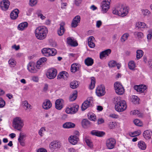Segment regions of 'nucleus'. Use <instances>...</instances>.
<instances>
[{
    "label": "nucleus",
    "instance_id": "nucleus-14",
    "mask_svg": "<svg viewBox=\"0 0 152 152\" xmlns=\"http://www.w3.org/2000/svg\"><path fill=\"white\" fill-rule=\"evenodd\" d=\"M105 93V88L102 86H98L96 90V93L97 96H100L104 95Z\"/></svg>",
    "mask_w": 152,
    "mask_h": 152
},
{
    "label": "nucleus",
    "instance_id": "nucleus-19",
    "mask_svg": "<svg viewBox=\"0 0 152 152\" xmlns=\"http://www.w3.org/2000/svg\"><path fill=\"white\" fill-rule=\"evenodd\" d=\"M65 25V23L64 22H62L60 23V28L57 31V34L59 36H62L64 34V33L65 31V29L64 27Z\"/></svg>",
    "mask_w": 152,
    "mask_h": 152
},
{
    "label": "nucleus",
    "instance_id": "nucleus-42",
    "mask_svg": "<svg viewBox=\"0 0 152 152\" xmlns=\"http://www.w3.org/2000/svg\"><path fill=\"white\" fill-rule=\"evenodd\" d=\"M95 80L94 77H92L91 79V84L89 86V88L91 89H93L95 86Z\"/></svg>",
    "mask_w": 152,
    "mask_h": 152
},
{
    "label": "nucleus",
    "instance_id": "nucleus-46",
    "mask_svg": "<svg viewBox=\"0 0 152 152\" xmlns=\"http://www.w3.org/2000/svg\"><path fill=\"white\" fill-rule=\"evenodd\" d=\"M116 65V62L113 60H112L110 61L108 64L109 67H115Z\"/></svg>",
    "mask_w": 152,
    "mask_h": 152
},
{
    "label": "nucleus",
    "instance_id": "nucleus-29",
    "mask_svg": "<svg viewBox=\"0 0 152 152\" xmlns=\"http://www.w3.org/2000/svg\"><path fill=\"white\" fill-rule=\"evenodd\" d=\"M47 58L45 57H43L40 58L39 60L37 61V64L36 67L37 69H39L40 65H41L43 63H44L47 60Z\"/></svg>",
    "mask_w": 152,
    "mask_h": 152
},
{
    "label": "nucleus",
    "instance_id": "nucleus-51",
    "mask_svg": "<svg viewBox=\"0 0 152 152\" xmlns=\"http://www.w3.org/2000/svg\"><path fill=\"white\" fill-rule=\"evenodd\" d=\"M5 105V102L2 98H0V107H3Z\"/></svg>",
    "mask_w": 152,
    "mask_h": 152
},
{
    "label": "nucleus",
    "instance_id": "nucleus-28",
    "mask_svg": "<svg viewBox=\"0 0 152 152\" xmlns=\"http://www.w3.org/2000/svg\"><path fill=\"white\" fill-rule=\"evenodd\" d=\"M69 76V74L65 71H63L60 73L58 75V79L63 78L64 79L66 78Z\"/></svg>",
    "mask_w": 152,
    "mask_h": 152
},
{
    "label": "nucleus",
    "instance_id": "nucleus-53",
    "mask_svg": "<svg viewBox=\"0 0 152 152\" xmlns=\"http://www.w3.org/2000/svg\"><path fill=\"white\" fill-rule=\"evenodd\" d=\"M140 111L138 110H134L130 112V114L131 115H138Z\"/></svg>",
    "mask_w": 152,
    "mask_h": 152
},
{
    "label": "nucleus",
    "instance_id": "nucleus-52",
    "mask_svg": "<svg viewBox=\"0 0 152 152\" xmlns=\"http://www.w3.org/2000/svg\"><path fill=\"white\" fill-rule=\"evenodd\" d=\"M116 125V124L115 122H111L109 124V127L110 129H113L115 127Z\"/></svg>",
    "mask_w": 152,
    "mask_h": 152
},
{
    "label": "nucleus",
    "instance_id": "nucleus-22",
    "mask_svg": "<svg viewBox=\"0 0 152 152\" xmlns=\"http://www.w3.org/2000/svg\"><path fill=\"white\" fill-rule=\"evenodd\" d=\"M52 106L50 101L48 99L45 100L43 102L42 107L44 109L48 110Z\"/></svg>",
    "mask_w": 152,
    "mask_h": 152
},
{
    "label": "nucleus",
    "instance_id": "nucleus-63",
    "mask_svg": "<svg viewBox=\"0 0 152 152\" xmlns=\"http://www.w3.org/2000/svg\"><path fill=\"white\" fill-rule=\"evenodd\" d=\"M148 63L149 67L152 69V59H150L148 61Z\"/></svg>",
    "mask_w": 152,
    "mask_h": 152
},
{
    "label": "nucleus",
    "instance_id": "nucleus-7",
    "mask_svg": "<svg viewBox=\"0 0 152 152\" xmlns=\"http://www.w3.org/2000/svg\"><path fill=\"white\" fill-rule=\"evenodd\" d=\"M116 144L115 140L113 138H110L107 139L106 142V145L108 149H112L115 148Z\"/></svg>",
    "mask_w": 152,
    "mask_h": 152
},
{
    "label": "nucleus",
    "instance_id": "nucleus-64",
    "mask_svg": "<svg viewBox=\"0 0 152 152\" xmlns=\"http://www.w3.org/2000/svg\"><path fill=\"white\" fill-rule=\"evenodd\" d=\"M104 120L102 118L99 119L98 120V124H102L104 122Z\"/></svg>",
    "mask_w": 152,
    "mask_h": 152
},
{
    "label": "nucleus",
    "instance_id": "nucleus-59",
    "mask_svg": "<svg viewBox=\"0 0 152 152\" xmlns=\"http://www.w3.org/2000/svg\"><path fill=\"white\" fill-rule=\"evenodd\" d=\"M82 0H75V3L77 6L79 5L81 3Z\"/></svg>",
    "mask_w": 152,
    "mask_h": 152
},
{
    "label": "nucleus",
    "instance_id": "nucleus-57",
    "mask_svg": "<svg viewBox=\"0 0 152 152\" xmlns=\"http://www.w3.org/2000/svg\"><path fill=\"white\" fill-rule=\"evenodd\" d=\"M37 152H47V150L43 148H40L38 149Z\"/></svg>",
    "mask_w": 152,
    "mask_h": 152
},
{
    "label": "nucleus",
    "instance_id": "nucleus-8",
    "mask_svg": "<svg viewBox=\"0 0 152 152\" xmlns=\"http://www.w3.org/2000/svg\"><path fill=\"white\" fill-rule=\"evenodd\" d=\"M93 102L92 97H90L87 98V100L82 104L81 107L82 110L83 111L88 107L91 106Z\"/></svg>",
    "mask_w": 152,
    "mask_h": 152
},
{
    "label": "nucleus",
    "instance_id": "nucleus-4",
    "mask_svg": "<svg viewBox=\"0 0 152 152\" xmlns=\"http://www.w3.org/2000/svg\"><path fill=\"white\" fill-rule=\"evenodd\" d=\"M24 126L23 120L19 117L14 118L12 122V126L14 128L18 131H21Z\"/></svg>",
    "mask_w": 152,
    "mask_h": 152
},
{
    "label": "nucleus",
    "instance_id": "nucleus-32",
    "mask_svg": "<svg viewBox=\"0 0 152 152\" xmlns=\"http://www.w3.org/2000/svg\"><path fill=\"white\" fill-rule=\"evenodd\" d=\"M78 64L75 63L72 64L71 66V71L72 72L75 73L78 69Z\"/></svg>",
    "mask_w": 152,
    "mask_h": 152
},
{
    "label": "nucleus",
    "instance_id": "nucleus-1",
    "mask_svg": "<svg viewBox=\"0 0 152 152\" xmlns=\"http://www.w3.org/2000/svg\"><path fill=\"white\" fill-rule=\"evenodd\" d=\"M129 12V9L127 7H125L124 5L121 4H118L113 11V13L115 15L122 17L126 16Z\"/></svg>",
    "mask_w": 152,
    "mask_h": 152
},
{
    "label": "nucleus",
    "instance_id": "nucleus-20",
    "mask_svg": "<svg viewBox=\"0 0 152 152\" xmlns=\"http://www.w3.org/2000/svg\"><path fill=\"white\" fill-rule=\"evenodd\" d=\"M64 100L62 99H57L55 102V105L56 108L59 110L62 109L63 107V104Z\"/></svg>",
    "mask_w": 152,
    "mask_h": 152
},
{
    "label": "nucleus",
    "instance_id": "nucleus-62",
    "mask_svg": "<svg viewBox=\"0 0 152 152\" xmlns=\"http://www.w3.org/2000/svg\"><path fill=\"white\" fill-rule=\"evenodd\" d=\"M24 137V135L21 132L19 134V137L18 139V140H23Z\"/></svg>",
    "mask_w": 152,
    "mask_h": 152
},
{
    "label": "nucleus",
    "instance_id": "nucleus-41",
    "mask_svg": "<svg viewBox=\"0 0 152 152\" xmlns=\"http://www.w3.org/2000/svg\"><path fill=\"white\" fill-rule=\"evenodd\" d=\"M139 99L136 96H133L132 97V102L134 104H138Z\"/></svg>",
    "mask_w": 152,
    "mask_h": 152
},
{
    "label": "nucleus",
    "instance_id": "nucleus-33",
    "mask_svg": "<svg viewBox=\"0 0 152 152\" xmlns=\"http://www.w3.org/2000/svg\"><path fill=\"white\" fill-rule=\"evenodd\" d=\"M138 147L142 150H145L146 148L145 143L142 141H140L138 142Z\"/></svg>",
    "mask_w": 152,
    "mask_h": 152
},
{
    "label": "nucleus",
    "instance_id": "nucleus-27",
    "mask_svg": "<svg viewBox=\"0 0 152 152\" xmlns=\"http://www.w3.org/2000/svg\"><path fill=\"white\" fill-rule=\"evenodd\" d=\"M75 124L71 122H67L63 124V127L64 128L69 129L75 127Z\"/></svg>",
    "mask_w": 152,
    "mask_h": 152
},
{
    "label": "nucleus",
    "instance_id": "nucleus-40",
    "mask_svg": "<svg viewBox=\"0 0 152 152\" xmlns=\"http://www.w3.org/2000/svg\"><path fill=\"white\" fill-rule=\"evenodd\" d=\"M134 35L136 36L138 39H142L144 36L143 34L141 32L135 31L134 33Z\"/></svg>",
    "mask_w": 152,
    "mask_h": 152
},
{
    "label": "nucleus",
    "instance_id": "nucleus-10",
    "mask_svg": "<svg viewBox=\"0 0 152 152\" xmlns=\"http://www.w3.org/2000/svg\"><path fill=\"white\" fill-rule=\"evenodd\" d=\"M57 74V70L55 69L51 68L48 70L46 73V75L48 78L51 79L55 78Z\"/></svg>",
    "mask_w": 152,
    "mask_h": 152
},
{
    "label": "nucleus",
    "instance_id": "nucleus-37",
    "mask_svg": "<svg viewBox=\"0 0 152 152\" xmlns=\"http://www.w3.org/2000/svg\"><path fill=\"white\" fill-rule=\"evenodd\" d=\"M128 66L130 69L134 70L136 67L135 64L134 62L133 61H131L129 62Z\"/></svg>",
    "mask_w": 152,
    "mask_h": 152
},
{
    "label": "nucleus",
    "instance_id": "nucleus-5",
    "mask_svg": "<svg viewBox=\"0 0 152 152\" xmlns=\"http://www.w3.org/2000/svg\"><path fill=\"white\" fill-rule=\"evenodd\" d=\"M41 51L44 56L47 57L55 56L57 53L56 50L54 48H44Z\"/></svg>",
    "mask_w": 152,
    "mask_h": 152
},
{
    "label": "nucleus",
    "instance_id": "nucleus-18",
    "mask_svg": "<svg viewBox=\"0 0 152 152\" xmlns=\"http://www.w3.org/2000/svg\"><path fill=\"white\" fill-rule=\"evenodd\" d=\"M80 17L79 15H77L73 19L72 23V27L73 28L76 27L78 23H80Z\"/></svg>",
    "mask_w": 152,
    "mask_h": 152
},
{
    "label": "nucleus",
    "instance_id": "nucleus-25",
    "mask_svg": "<svg viewBox=\"0 0 152 152\" xmlns=\"http://www.w3.org/2000/svg\"><path fill=\"white\" fill-rule=\"evenodd\" d=\"M143 136L146 139H149L152 137V131L148 130H146L143 132Z\"/></svg>",
    "mask_w": 152,
    "mask_h": 152
},
{
    "label": "nucleus",
    "instance_id": "nucleus-16",
    "mask_svg": "<svg viewBox=\"0 0 152 152\" xmlns=\"http://www.w3.org/2000/svg\"><path fill=\"white\" fill-rule=\"evenodd\" d=\"M134 88L137 92L142 93L145 91L147 89V87L145 85H136L134 86Z\"/></svg>",
    "mask_w": 152,
    "mask_h": 152
},
{
    "label": "nucleus",
    "instance_id": "nucleus-30",
    "mask_svg": "<svg viewBox=\"0 0 152 152\" xmlns=\"http://www.w3.org/2000/svg\"><path fill=\"white\" fill-rule=\"evenodd\" d=\"M91 134L93 135H96L98 137H102L104 134L103 132L96 130L92 131L91 132Z\"/></svg>",
    "mask_w": 152,
    "mask_h": 152
},
{
    "label": "nucleus",
    "instance_id": "nucleus-15",
    "mask_svg": "<svg viewBox=\"0 0 152 152\" xmlns=\"http://www.w3.org/2000/svg\"><path fill=\"white\" fill-rule=\"evenodd\" d=\"M10 4V2L8 0H4L1 2L0 7L2 10H6L8 9Z\"/></svg>",
    "mask_w": 152,
    "mask_h": 152
},
{
    "label": "nucleus",
    "instance_id": "nucleus-23",
    "mask_svg": "<svg viewBox=\"0 0 152 152\" xmlns=\"http://www.w3.org/2000/svg\"><path fill=\"white\" fill-rule=\"evenodd\" d=\"M111 52V50L110 49H108L102 52L100 54V58L102 59L103 58L106 57L109 55Z\"/></svg>",
    "mask_w": 152,
    "mask_h": 152
},
{
    "label": "nucleus",
    "instance_id": "nucleus-36",
    "mask_svg": "<svg viewBox=\"0 0 152 152\" xmlns=\"http://www.w3.org/2000/svg\"><path fill=\"white\" fill-rule=\"evenodd\" d=\"M137 55L136 57L137 60L141 58L143 55V51L141 50H137L136 51Z\"/></svg>",
    "mask_w": 152,
    "mask_h": 152
},
{
    "label": "nucleus",
    "instance_id": "nucleus-39",
    "mask_svg": "<svg viewBox=\"0 0 152 152\" xmlns=\"http://www.w3.org/2000/svg\"><path fill=\"white\" fill-rule=\"evenodd\" d=\"M82 124L83 126L85 128L90 125V122L86 119H84L82 122Z\"/></svg>",
    "mask_w": 152,
    "mask_h": 152
},
{
    "label": "nucleus",
    "instance_id": "nucleus-49",
    "mask_svg": "<svg viewBox=\"0 0 152 152\" xmlns=\"http://www.w3.org/2000/svg\"><path fill=\"white\" fill-rule=\"evenodd\" d=\"M89 115H89H88L89 119L91 121H95L96 120L95 115L92 114H90Z\"/></svg>",
    "mask_w": 152,
    "mask_h": 152
},
{
    "label": "nucleus",
    "instance_id": "nucleus-56",
    "mask_svg": "<svg viewBox=\"0 0 152 152\" xmlns=\"http://www.w3.org/2000/svg\"><path fill=\"white\" fill-rule=\"evenodd\" d=\"M23 104L27 108H30L31 105L29 104L28 103L27 101H24L23 102Z\"/></svg>",
    "mask_w": 152,
    "mask_h": 152
},
{
    "label": "nucleus",
    "instance_id": "nucleus-2",
    "mask_svg": "<svg viewBox=\"0 0 152 152\" xmlns=\"http://www.w3.org/2000/svg\"><path fill=\"white\" fill-rule=\"evenodd\" d=\"M48 32V28L44 26H39L36 28L35 33L37 38L39 40L45 39Z\"/></svg>",
    "mask_w": 152,
    "mask_h": 152
},
{
    "label": "nucleus",
    "instance_id": "nucleus-61",
    "mask_svg": "<svg viewBox=\"0 0 152 152\" xmlns=\"http://www.w3.org/2000/svg\"><path fill=\"white\" fill-rule=\"evenodd\" d=\"M34 9L32 8H29L27 11V14L28 15H30L31 14V12L33 11Z\"/></svg>",
    "mask_w": 152,
    "mask_h": 152
},
{
    "label": "nucleus",
    "instance_id": "nucleus-47",
    "mask_svg": "<svg viewBox=\"0 0 152 152\" xmlns=\"http://www.w3.org/2000/svg\"><path fill=\"white\" fill-rule=\"evenodd\" d=\"M134 124L138 126H141L142 125V123L140 120L138 119H136L134 120Z\"/></svg>",
    "mask_w": 152,
    "mask_h": 152
},
{
    "label": "nucleus",
    "instance_id": "nucleus-9",
    "mask_svg": "<svg viewBox=\"0 0 152 152\" xmlns=\"http://www.w3.org/2000/svg\"><path fill=\"white\" fill-rule=\"evenodd\" d=\"M111 0H104L102 3V11L104 13H106L110 8Z\"/></svg>",
    "mask_w": 152,
    "mask_h": 152
},
{
    "label": "nucleus",
    "instance_id": "nucleus-6",
    "mask_svg": "<svg viewBox=\"0 0 152 152\" xmlns=\"http://www.w3.org/2000/svg\"><path fill=\"white\" fill-rule=\"evenodd\" d=\"M114 87L116 93L118 95L123 94L124 92V89L122 85L118 82H115L114 84Z\"/></svg>",
    "mask_w": 152,
    "mask_h": 152
},
{
    "label": "nucleus",
    "instance_id": "nucleus-48",
    "mask_svg": "<svg viewBox=\"0 0 152 152\" xmlns=\"http://www.w3.org/2000/svg\"><path fill=\"white\" fill-rule=\"evenodd\" d=\"M140 134V132L138 131H135L134 132H131L130 133V135L132 137H134L138 136Z\"/></svg>",
    "mask_w": 152,
    "mask_h": 152
},
{
    "label": "nucleus",
    "instance_id": "nucleus-34",
    "mask_svg": "<svg viewBox=\"0 0 152 152\" xmlns=\"http://www.w3.org/2000/svg\"><path fill=\"white\" fill-rule=\"evenodd\" d=\"M129 36V34L128 33L124 34L121 38V42H124L127 40Z\"/></svg>",
    "mask_w": 152,
    "mask_h": 152
},
{
    "label": "nucleus",
    "instance_id": "nucleus-11",
    "mask_svg": "<svg viewBox=\"0 0 152 152\" xmlns=\"http://www.w3.org/2000/svg\"><path fill=\"white\" fill-rule=\"evenodd\" d=\"M79 107L77 105H74L70 108L67 107L66 110V112L68 114H75L77 111Z\"/></svg>",
    "mask_w": 152,
    "mask_h": 152
},
{
    "label": "nucleus",
    "instance_id": "nucleus-43",
    "mask_svg": "<svg viewBox=\"0 0 152 152\" xmlns=\"http://www.w3.org/2000/svg\"><path fill=\"white\" fill-rule=\"evenodd\" d=\"M77 96V93L76 92L71 95L69 97V100L73 101L76 99Z\"/></svg>",
    "mask_w": 152,
    "mask_h": 152
},
{
    "label": "nucleus",
    "instance_id": "nucleus-24",
    "mask_svg": "<svg viewBox=\"0 0 152 152\" xmlns=\"http://www.w3.org/2000/svg\"><path fill=\"white\" fill-rule=\"evenodd\" d=\"M67 43L71 46H76L78 45V43L76 41L72 39L70 37H69L67 39Z\"/></svg>",
    "mask_w": 152,
    "mask_h": 152
},
{
    "label": "nucleus",
    "instance_id": "nucleus-58",
    "mask_svg": "<svg viewBox=\"0 0 152 152\" xmlns=\"http://www.w3.org/2000/svg\"><path fill=\"white\" fill-rule=\"evenodd\" d=\"M88 44L89 46L91 48H94L95 46V44L94 42H88Z\"/></svg>",
    "mask_w": 152,
    "mask_h": 152
},
{
    "label": "nucleus",
    "instance_id": "nucleus-13",
    "mask_svg": "<svg viewBox=\"0 0 152 152\" xmlns=\"http://www.w3.org/2000/svg\"><path fill=\"white\" fill-rule=\"evenodd\" d=\"M69 143L73 145H75L77 144L79 140L78 136L75 135H71L68 138Z\"/></svg>",
    "mask_w": 152,
    "mask_h": 152
},
{
    "label": "nucleus",
    "instance_id": "nucleus-55",
    "mask_svg": "<svg viewBox=\"0 0 152 152\" xmlns=\"http://www.w3.org/2000/svg\"><path fill=\"white\" fill-rule=\"evenodd\" d=\"M102 22L101 20H99L97 21L96 22V26L97 28H99L102 25Z\"/></svg>",
    "mask_w": 152,
    "mask_h": 152
},
{
    "label": "nucleus",
    "instance_id": "nucleus-54",
    "mask_svg": "<svg viewBox=\"0 0 152 152\" xmlns=\"http://www.w3.org/2000/svg\"><path fill=\"white\" fill-rule=\"evenodd\" d=\"M95 39L94 37L91 36L89 37L88 40V42H94Z\"/></svg>",
    "mask_w": 152,
    "mask_h": 152
},
{
    "label": "nucleus",
    "instance_id": "nucleus-50",
    "mask_svg": "<svg viewBox=\"0 0 152 152\" xmlns=\"http://www.w3.org/2000/svg\"><path fill=\"white\" fill-rule=\"evenodd\" d=\"M142 12L143 15L144 16L148 15L150 13V11L147 9H142Z\"/></svg>",
    "mask_w": 152,
    "mask_h": 152
},
{
    "label": "nucleus",
    "instance_id": "nucleus-17",
    "mask_svg": "<svg viewBox=\"0 0 152 152\" xmlns=\"http://www.w3.org/2000/svg\"><path fill=\"white\" fill-rule=\"evenodd\" d=\"M37 68L35 67V64L33 62H30L28 65V69L31 73H35L37 72L38 71Z\"/></svg>",
    "mask_w": 152,
    "mask_h": 152
},
{
    "label": "nucleus",
    "instance_id": "nucleus-44",
    "mask_svg": "<svg viewBox=\"0 0 152 152\" xmlns=\"http://www.w3.org/2000/svg\"><path fill=\"white\" fill-rule=\"evenodd\" d=\"M37 0H30L29 2V5L31 7L36 6L37 3Z\"/></svg>",
    "mask_w": 152,
    "mask_h": 152
},
{
    "label": "nucleus",
    "instance_id": "nucleus-26",
    "mask_svg": "<svg viewBox=\"0 0 152 152\" xmlns=\"http://www.w3.org/2000/svg\"><path fill=\"white\" fill-rule=\"evenodd\" d=\"M28 25L27 22H24L20 24L18 26V29L19 30L23 31L26 28Z\"/></svg>",
    "mask_w": 152,
    "mask_h": 152
},
{
    "label": "nucleus",
    "instance_id": "nucleus-45",
    "mask_svg": "<svg viewBox=\"0 0 152 152\" xmlns=\"http://www.w3.org/2000/svg\"><path fill=\"white\" fill-rule=\"evenodd\" d=\"M84 140L86 143L87 145L90 148H92L93 147V144L92 142L90 140L87 138H85Z\"/></svg>",
    "mask_w": 152,
    "mask_h": 152
},
{
    "label": "nucleus",
    "instance_id": "nucleus-31",
    "mask_svg": "<svg viewBox=\"0 0 152 152\" xmlns=\"http://www.w3.org/2000/svg\"><path fill=\"white\" fill-rule=\"evenodd\" d=\"M85 63L86 65L88 66H91L94 63V60L91 58L88 57L85 60Z\"/></svg>",
    "mask_w": 152,
    "mask_h": 152
},
{
    "label": "nucleus",
    "instance_id": "nucleus-38",
    "mask_svg": "<svg viewBox=\"0 0 152 152\" xmlns=\"http://www.w3.org/2000/svg\"><path fill=\"white\" fill-rule=\"evenodd\" d=\"M78 86V83L76 81H73L71 82L70 83V87L73 89L76 88Z\"/></svg>",
    "mask_w": 152,
    "mask_h": 152
},
{
    "label": "nucleus",
    "instance_id": "nucleus-60",
    "mask_svg": "<svg viewBox=\"0 0 152 152\" xmlns=\"http://www.w3.org/2000/svg\"><path fill=\"white\" fill-rule=\"evenodd\" d=\"M9 63L11 65H15V61L13 59H10L9 61Z\"/></svg>",
    "mask_w": 152,
    "mask_h": 152
},
{
    "label": "nucleus",
    "instance_id": "nucleus-35",
    "mask_svg": "<svg viewBox=\"0 0 152 152\" xmlns=\"http://www.w3.org/2000/svg\"><path fill=\"white\" fill-rule=\"evenodd\" d=\"M146 26V24L143 22H138L136 23V27L138 28H145Z\"/></svg>",
    "mask_w": 152,
    "mask_h": 152
},
{
    "label": "nucleus",
    "instance_id": "nucleus-3",
    "mask_svg": "<svg viewBox=\"0 0 152 152\" xmlns=\"http://www.w3.org/2000/svg\"><path fill=\"white\" fill-rule=\"evenodd\" d=\"M114 99V102L115 104V108L116 111L121 112L126 109L127 105L125 101L121 100L118 97H115Z\"/></svg>",
    "mask_w": 152,
    "mask_h": 152
},
{
    "label": "nucleus",
    "instance_id": "nucleus-21",
    "mask_svg": "<svg viewBox=\"0 0 152 152\" xmlns=\"http://www.w3.org/2000/svg\"><path fill=\"white\" fill-rule=\"evenodd\" d=\"M19 10L18 9H15L13 10L10 13V18L12 20L16 19L18 16Z\"/></svg>",
    "mask_w": 152,
    "mask_h": 152
},
{
    "label": "nucleus",
    "instance_id": "nucleus-12",
    "mask_svg": "<svg viewBox=\"0 0 152 152\" xmlns=\"http://www.w3.org/2000/svg\"><path fill=\"white\" fill-rule=\"evenodd\" d=\"M61 146L60 143L56 141H53L51 142L49 145V148L51 150L54 151L57 149L59 148Z\"/></svg>",
    "mask_w": 152,
    "mask_h": 152
}]
</instances>
